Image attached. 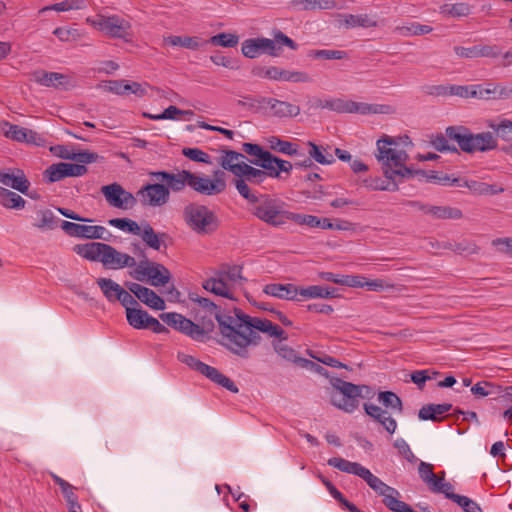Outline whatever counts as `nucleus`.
Segmentation results:
<instances>
[{
	"instance_id": "72a5a7b5",
	"label": "nucleus",
	"mask_w": 512,
	"mask_h": 512,
	"mask_svg": "<svg viewBox=\"0 0 512 512\" xmlns=\"http://www.w3.org/2000/svg\"><path fill=\"white\" fill-rule=\"evenodd\" d=\"M328 465L339 469L342 472L354 474L362 478L367 468L357 462H351L340 457H333L328 460Z\"/></svg>"
},
{
	"instance_id": "7ed1b4c3",
	"label": "nucleus",
	"mask_w": 512,
	"mask_h": 512,
	"mask_svg": "<svg viewBox=\"0 0 512 512\" xmlns=\"http://www.w3.org/2000/svg\"><path fill=\"white\" fill-rule=\"evenodd\" d=\"M376 146V158L382 164L387 178L395 179L396 176H412V170L405 165L408 154L400 147L395 138L385 135L377 140Z\"/></svg>"
},
{
	"instance_id": "1a4fd4ad",
	"label": "nucleus",
	"mask_w": 512,
	"mask_h": 512,
	"mask_svg": "<svg viewBox=\"0 0 512 512\" xmlns=\"http://www.w3.org/2000/svg\"><path fill=\"white\" fill-rule=\"evenodd\" d=\"M331 385L336 390L331 393V403L348 413H352L359 405L361 388L359 385L344 381L340 378H332Z\"/></svg>"
},
{
	"instance_id": "09e8293b",
	"label": "nucleus",
	"mask_w": 512,
	"mask_h": 512,
	"mask_svg": "<svg viewBox=\"0 0 512 512\" xmlns=\"http://www.w3.org/2000/svg\"><path fill=\"white\" fill-rule=\"evenodd\" d=\"M385 106L377 104H369L364 102H356L350 100L349 113H357L361 115L383 113Z\"/></svg>"
},
{
	"instance_id": "4468645a",
	"label": "nucleus",
	"mask_w": 512,
	"mask_h": 512,
	"mask_svg": "<svg viewBox=\"0 0 512 512\" xmlns=\"http://www.w3.org/2000/svg\"><path fill=\"white\" fill-rule=\"evenodd\" d=\"M225 173L218 170L214 173V179L201 177L191 172L189 187L195 192L212 196L222 193L226 189Z\"/></svg>"
},
{
	"instance_id": "ea45409f",
	"label": "nucleus",
	"mask_w": 512,
	"mask_h": 512,
	"mask_svg": "<svg viewBox=\"0 0 512 512\" xmlns=\"http://www.w3.org/2000/svg\"><path fill=\"white\" fill-rule=\"evenodd\" d=\"M307 145L309 147L308 155L312 161L314 160L322 165H330L335 162V157L328 151V148L318 146L313 142H308Z\"/></svg>"
},
{
	"instance_id": "9d476101",
	"label": "nucleus",
	"mask_w": 512,
	"mask_h": 512,
	"mask_svg": "<svg viewBox=\"0 0 512 512\" xmlns=\"http://www.w3.org/2000/svg\"><path fill=\"white\" fill-rule=\"evenodd\" d=\"M86 22L111 38L128 40L131 37V24L118 15L106 16L98 14L88 17Z\"/></svg>"
},
{
	"instance_id": "dca6fc26",
	"label": "nucleus",
	"mask_w": 512,
	"mask_h": 512,
	"mask_svg": "<svg viewBox=\"0 0 512 512\" xmlns=\"http://www.w3.org/2000/svg\"><path fill=\"white\" fill-rule=\"evenodd\" d=\"M101 193L105 197L106 202L111 207L117 209L129 210L132 209L137 203L136 196L126 191L120 184L116 182L102 186Z\"/></svg>"
},
{
	"instance_id": "473e14b6",
	"label": "nucleus",
	"mask_w": 512,
	"mask_h": 512,
	"mask_svg": "<svg viewBox=\"0 0 512 512\" xmlns=\"http://www.w3.org/2000/svg\"><path fill=\"white\" fill-rule=\"evenodd\" d=\"M452 409V404H428L424 405L418 412V417L421 420H431L434 422L442 421L441 415L449 412Z\"/></svg>"
},
{
	"instance_id": "774afa93",
	"label": "nucleus",
	"mask_w": 512,
	"mask_h": 512,
	"mask_svg": "<svg viewBox=\"0 0 512 512\" xmlns=\"http://www.w3.org/2000/svg\"><path fill=\"white\" fill-rule=\"evenodd\" d=\"M491 244L498 248L499 253L512 254V238H496L492 240Z\"/></svg>"
},
{
	"instance_id": "f704fd0d",
	"label": "nucleus",
	"mask_w": 512,
	"mask_h": 512,
	"mask_svg": "<svg viewBox=\"0 0 512 512\" xmlns=\"http://www.w3.org/2000/svg\"><path fill=\"white\" fill-rule=\"evenodd\" d=\"M278 157L266 151L261 159H247L252 165L258 166L265 172L266 177L277 178L276 164Z\"/></svg>"
},
{
	"instance_id": "aec40b11",
	"label": "nucleus",
	"mask_w": 512,
	"mask_h": 512,
	"mask_svg": "<svg viewBox=\"0 0 512 512\" xmlns=\"http://www.w3.org/2000/svg\"><path fill=\"white\" fill-rule=\"evenodd\" d=\"M362 479L366 481L368 486L374 490L379 496L383 497V504L390 510L391 507L396 503L400 497V492L384 483L380 478L373 475L369 469H367L362 475Z\"/></svg>"
},
{
	"instance_id": "9b49d317",
	"label": "nucleus",
	"mask_w": 512,
	"mask_h": 512,
	"mask_svg": "<svg viewBox=\"0 0 512 512\" xmlns=\"http://www.w3.org/2000/svg\"><path fill=\"white\" fill-rule=\"evenodd\" d=\"M177 359L190 367L191 369L199 372L206 378H208L213 383L227 389L228 391L232 393H238L239 389L236 386V384L227 376L222 374L218 369L215 367L209 366L205 364L204 362L196 359L194 356L185 354V353H178Z\"/></svg>"
},
{
	"instance_id": "ddd939ff",
	"label": "nucleus",
	"mask_w": 512,
	"mask_h": 512,
	"mask_svg": "<svg viewBox=\"0 0 512 512\" xmlns=\"http://www.w3.org/2000/svg\"><path fill=\"white\" fill-rule=\"evenodd\" d=\"M245 318L248 319V322H246L248 329L245 336L251 339H254L253 335L255 336V342H250L249 346H256L260 343L261 337L257 331L266 333L270 337L279 338L280 340H286L288 338L285 331L270 320L251 316Z\"/></svg>"
},
{
	"instance_id": "bf43d9fd",
	"label": "nucleus",
	"mask_w": 512,
	"mask_h": 512,
	"mask_svg": "<svg viewBox=\"0 0 512 512\" xmlns=\"http://www.w3.org/2000/svg\"><path fill=\"white\" fill-rule=\"evenodd\" d=\"M310 57L316 59H325V60H341L347 56V53L343 50H313L309 53Z\"/></svg>"
},
{
	"instance_id": "412c9836",
	"label": "nucleus",
	"mask_w": 512,
	"mask_h": 512,
	"mask_svg": "<svg viewBox=\"0 0 512 512\" xmlns=\"http://www.w3.org/2000/svg\"><path fill=\"white\" fill-rule=\"evenodd\" d=\"M87 173V167L83 164L60 162L50 165L45 170L49 182H58L65 177H79Z\"/></svg>"
},
{
	"instance_id": "a18cd8bd",
	"label": "nucleus",
	"mask_w": 512,
	"mask_h": 512,
	"mask_svg": "<svg viewBox=\"0 0 512 512\" xmlns=\"http://www.w3.org/2000/svg\"><path fill=\"white\" fill-rule=\"evenodd\" d=\"M96 282L104 296L111 302L116 301L123 290L118 283L108 278H99Z\"/></svg>"
},
{
	"instance_id": "58836bf2",
	"label": "nucleus",
	"mask_w": 512,
	"mask_h": 512,
	"mask_svg": "<svg viewBox=\"0 0 512 512\" xmlns=\"http://www.w3.org/2000/svg\"><path fill=\"white\" fill-rule=\"evenodd\" d=\"M266 141H267L268 147L273 151H276V152H279V153H282L285 155H289V156L299 155L297 145L292 142L282 140L276 136H270L266 139Z\"/></svg>"
},
{
	"instance_id": "c9c22d12",
	"label": "nucleus",
	"mask_w": 512,
	"mask_h": 512,
	"mask_svg": "<svg viewBox=\"0 0 512 512\" xmlns=\"http://www.w3.org/2000/svg\"><path fill=\"white\" fill-rule=\"evenodd\" d=\"M299 295L304 298H323L330 299L338 297L337 289L333 287H323L312 285L306 288H300Z\"/></svg>"
},
{
	"instance_id": "7c9ffc66",
	"label": "nucleus",
	"mask_w": 512,
	"mask_h": 512,
	"mask_svg": "<svg viewBox=\"0 0 512 512\" xmlns=\"http://www.w3.org/2000/svg\"><path fill=\"white\" fill-rule=\"evenodd\" d=\"M260 102H266L276 117H295L300 113V107L289 102L274 98H263Z\"/></svg>"
},
{
	"instance_id": "49530a36",
	"label": "nucleus",
	"mask_w": 512,
	"mask_h": 512,
	"mask_svg": "<svg viewBox=\"0 0 512 512\" xmlns=\"http://www.w3.org/2000/svg\"><path fill=\"white\" fill-rule=\"evenodd\" d=\"M378 401L387 409H391L399 414L403 412L402 400L392 391L379 392Z\"/></svg>"
},
{
	"instance_id": "c756f323",
	"label": "nucleus",
	"mask_w": 512,
	"mask_h": 512,
	"mask_svg": "<svg viewBox=\"0 0 512 512\" xmlns=\"http://www.w3.org/2000/svg\"><path fill=\"white\" fill-rule=\"evenodd\" d=\"M61 221L50 209H40L36 211L32 225L41 231H50L61 226Z\"/></svg>"
},
{
	"instance_id": "2f4dec72",
	"label": "nucleus",
	"mask_w": 512,
	"mask_h": 512,
	"mask_svg": "<svg viewBox=\"0 0 512 512\" xmlns=\"http://www.w3.org/2000/svg\"><path fill=\"white\" fill-rule=\"evenodd\" d=\"M52 478L54 482L60 487L63 497L66 500L69 512H80L81 506L78 502V497L74 492L76 488L56 474H52Z\"/></svg>"
},
{
	"instance_id": "4be33fe9",
	"label": "nucleus",
	"mask_w": 512,
	"mask_h": 512,
	"mask_svg": "<svg viewBox=\"0 0 512 512\" xmlns=\"http://www.w3.org/2000/svg\"><path fill=\"white\" fill-rule=\"evenodd\" d=\"M137 236H139L149 248L159 253L166 252V241L169 239L168 235L165 233H156L149 223L141 224Z\"/></svg>"
},
{
	"instance_id": "0e129e2a",
	"label": "nucleus",
	"mask_w": 512,
	"mask_h": 512,
	"mask_svg": "<svg viewBox=\"0 0 512 512\" xmlns=\"http://www.w3.org/2000/svg\"><path fill=\"white\" fill-rule=\"evenodd\" d=\"M322 108H327L338 113H349L350 100L329 99L321 104Z\"/></svg>"
},
{
	"instance_id": "8fccbe9b",
	"label": "nucleus",
	"mask_w": 512,
	"mask_h": 512,
	"mask_svg": "<svg viewBox=\"0 0 512 512\" xmlns=\"http://www.w3.org/2000/svg\"><path fill=\"white\" fill-rule=\"evenodd\" d=\"M99 260L105 269L117 270L124 267L132 268L135 265V258H89Z\"/></svg>"
},
{
	"instance_id": "20e7f679",
	"label": "nucleus",
	"mask_w": 512,
	"mask_h": 512,
	"mask_svg": "<svg viewBox=\"0 0 512 512\" xmlns=\"http://www.w3.org/2000/svg\"><path fill=\"white\" fill-rule=\"evenodd\" d=\"M446 134L466 153L484 152L497 147V140L490 132L473 134L465 126H449L446 128Z\"/></svg>"
},
{
	"instance_id": "a878e982",
	"label": "nucleus",
	"mask_w": 512,
	"mask_h": 512,
	"mask_svg": "<svg viewBox=\"0 0 512 512\" xmlns=\"http://www.w3.org/2000/svg\"><path fill=\"white\" fill-rule=\"evenodd\" d=\"M2 131L7 138L17 142L36 143L39 139V135L33 130L9 122L3 123Z\"/></svg>"
},
{
	"instance_id": "4d7b16f0",
	"label": "nucleus",
	"mask_w": 512,
	"mask_h": 512,
	"mask_svg": "<svg viewBox=\"0 0 512 512\" xmlns=\"http://www.w3.org/2000/svg\"><path fill=\"white\" fill-rule=\"evenodd\" d=\"M208 42L212 45L232 48L238 44L239 37L230 33H220L212 36Z\"/></svg>"
},
{
	"instance_id": "603ef678",
	"label": "nucleus",
	"mask_w": 512,
	"mask_h": 512,
	"mask_svg": "<svg viewBox=\"0 0 512 512\" xmlns=\"http://www.w3.org/2000/svg\"><path fill=\"white\" fill-rule=\"evenodd\" d=\"M321 219L314 215L289 212L288 222H294L298 225H305L311 228H320Z\"/></svg>"
},
{
	"instance_id": "3c124183",
	"label": "nucleus",
	"mask_w": 512,
	"mask_h": 512,
	"mask_svg": "<svg viewBox=\"0 0 512 512\" xmlns=\"http://www.w3.org/2000/svg\"><path fill=\"white\" fill-rule=\"evenodd\" d=\"M142 303L155 310H164L165 301L158 296L152 289L145 288L144 292L138 298Z\"/></svg>"
},
{
	"instance_id": "f257e3e1",
	"label": "nucleus",
	"mask_w": 512,
	"mask_h": 512,
	"mask_svg": "<svg viewBox=\"0 0 512 512\" xmlns=\"http://www.w3.org/2000/svg\"><path fill=\"white\" fill-rule=\"evenodd\" d=\"M245 161H247V156L243 153L230 149L221 150L219 164L224 170L235 176L233 184L238 193L247 201H256L257 195L251 191L248 184L260 185L268 177L265 176L263 170L255 168Z\"/></svg>"
},
{
	"instance_id": "39448f33",
	"label": "nucleus",
	"mask_w": 512,
	"mask_h": 512,
	"mask_svg": "<svg viewBox=\"0 0 512 512\" xmlns=\"http://www.w3.org/2000/svg\"><path fill=\"white\" fill-rule=\"evenodd\" d=\"M242 265L221 264L214 270L213 275L205 280L203 288L215 295L232 299L231 284L246 281L242 276Z\"/></svg>"
},
{
	"instance_id": "864d4df0",
	"label": "nucleus",
	"mask_w": 512,
	"mask_h": 512,
	"mask_svg": "<svg viewBox=\"0 0 512 512\" xmlns=\"http://www.w3.org/2000/svg\"><path fill=\"white\" fill-rule=\"evenodd\" d=\"M293 3L300 5L303 10H330L336 7L335 0H295Z\"/></svg>"
},
{
	"instance_id": "69168bd1",
	"label": "nucleus",
	"mask_w": 512,
	"mask_h": 512,
	"mask_svg": "<svg viewBox=\"0 0 512 512\" xmlns=\"http://www.w3.org/2000/svg\"><path fill=\"white\" fill-rule=\"evenodd\" d=\"M182 154L192 161L210 164V156L199 148H184Z\"/></svg>"
},
{
	"instance_id": "c85d7f7f",
	"label": "nucleus",
	"mask_w": 512,
	"mask_h": 512,
	"mask_svg": "<svg viewBox=\"0 0 512 512\" xmlns=\"http://www.w3.org/2000/svg\"><path fill=\"white\" fill-rule=\"evenodd\" d=\"M107 90L117 95L135 94L141 97L146 94V89L140 83L126 80L108 81Z\"/></svg>"
},
{
	"instance_id": "f03ea898",
	"label": "nucleus",
	"mask_w": 512,
	"mask_h": 512,
	"mask_svg": "<svg viewBox=\"0 0 512 512\" xmlns=\"http://www.w3.org/2000/svg\"><path fill=\"white\" fill-rule=\"evenodd\" d=\"M235 315H226L221 313L219 310L214 315L220 328V332L223 338V344L234 354L247 358L248 351L247 347L250 342H255L254 339L245 336L248 326L246 322L249 315L244 314L241 310L235 309Z\"/></svg>"
},
{
	"instance_id": "f3484780",
	"label": "nucleus",
	"mask_w": 512,
	"mask_h": 512,
	"mask_svg": "<svg viewBox=\"0 0 512 512\" xmlns=\"http://www.w3.org/2000/svg\"><path fill=\"white\" fill-rule=\"evenodd\" d=\"M61 229L68 236L77 238L107 240L111 236V233L104 226L85 225L65 220L61 221Z\"/></svg>"
},
{
	"instance_id": "2eb2a0df",
	"label": "nucleus",
	"mask_w": 512,
	"mask_h": 512,
	"mask_svg": "<svg viewBox=\"0 0 512 512\" xmlns=\"http://www.w3.org/2000/svg\"><path fill=\"white\" fill-rule=\"evenodd\" d=\"M142 205L150 207H161L168 203L170 199L169 188L159 181L149 183L141 187L136 193Z\"/></svg>"
},
{
	"instance_id": "b1692460",
	"label": "nucleus",
	"mask_w": 512,
	"mask_h": 512,
	"mask_svg": "<svg viewBox=\"0 0 512 512\" xmlns=\"http://www.w3.org/2000/svg\"><path fill=\"white\" fill-rule=\"evenodd\" d=\"M74 251L79 256H128L127 254H120L110 245L100 242L76 245Z\"/></svg>"
},
{
	"instance_id": "79ce46f5",
	"label": "nucleus",
	"mask_w": 512,
	"mask_h": 512,
	"mask_svg": "<svg viewBox=\"0 0 512 512\" xmlns=\"http://www.w3.org/2000/svg\"><path fill=\"white\" fill-rule=\"evenodd\" d=\"M164 43L171 46H180L191 50H197L202 45L201 39L196 36H168L164 38Z\"/></svg>"
},
{
	"instance_id": "bb28decb",
	"label": "nucleus",
	"mask_w": 512,
	"mask_h": 512,
	"mask_svg": "<svg viewBox=\"0 0 512 512\" xmlns=\"http://www.w3.org/2000/svg\"><path fill=\"white\" fill-rule=\"evenodd\" d=\"M0 183L23 194H27L30 187V182L21 169H15L11 173L0 172Z\"/></svg>"
},
{
	"instance_id": "423d86ee",
	"label": "nucleus",
	"mask_w": 512,
	"mask_h": 512,
	"mask_svg": "<svg viewBox=\"0 0 512 512\" xmlns=\"http://www.w3.org/2000/svg\"><path fill=\"white\" fill-rule=\"evenodd\" d=\"M185 224L196 234L208 235L219 227V220L215 213L207 206L198 203H189L183 209Z\"/></svg>"
},
{
	"instance_id": "6e6552de",
	"label": "nucleus",
	"mask_w": 512,
	"mask_h": 512,
	"mask_svg": "<svg viewBox=\"0 0 512 512\" xmlns=\"http://www.w3.org/2000/svg\"><path fill=\"white\" fill-rule=\"evenodd\" d=\"M129 275L140 282H147L152 286H164L171 278L169 270L162 264L149 261L144 258L139 263L135 262Z\"/></svg>"
},
{
	"instance_id": "6e6d98bb",
	"label": "nucleus",
	"mask_w": 512,
	"mask_h": 512,
	"mask_svg": "<svg viewBox=\"0 0 512 512\" xmlns=\"http://www.w3.org/2000/svg\"><path fill=\"white\" fill-rule=\"evenodd\" d=\"M109 225L116 227L124 232L137 235L141 225L129 218H114L108 221Z\"/></svg>"
},
{
	"instance_id": "052dcab7",
	"label": "nucleus",
	"mask_w": 512,
	"mask_h": 512,
	"mask_svg": "<svg viewBox=\"0 0 512 512\" xmlns=\"http://www.w3.org/2000/svg\"><path fill=\"white\" fill-rule=\"evenodd\" d=\"M448 139L451 140L447 134H437L431 139L432 146L439 152H453L458 153L457 148L454 145H450Z\"/></svg>"
},
{
	"instance_id": "f8f14e48",
	"label": "nucleus",
	"mask_w": 512,
	"mask_h": 512,
	"mask_svg": "<svg viewBox=\"0 0 512 512\" xmlns=\"http://www.w3.org/2000/svg\"><path fill=\"white\" fill-rule=\"evenodd\" d=\"M159 318L168 326L191 337L196 341H203L205 338V331L203 328L179 313H161Z\"/></svg>"
},
{
	"instance_id": "6ab92c4d",
	"label": "nucleus",
	"mask_w": 512,
	"mask_h": 512,
	"mask_svg": "<svg viewBox=\"0 0 512 512\" xmlns=\"http://www.w3.org/2000/svg\"><path fill=\"white\" fill-rule=\"evenodd\" d=\"M149 176L153 181H159L163 184L166 183V188H169V192H181L185 186H189L191 172L188 170H181L177 173L168 171H151Z\"/></svg>"
},
{
	"instance_id": "e2e57ef3",
	"label": "nucleus",
	"mask_w": 512,
	"mask_h": 512,
	"mask_svg": "<svg viewBox=\"0 0 512 512\" xmlns=\"http://www.w3.org/2000/svg\"><path fill=\"white\" fill-rule=\"evenodd\" d=\"M442 11L452 17H464L470 14V6L465 3L447 4Z\"/></svg>"
},
{
	"instance_id": "393cba45",
	"label": "nucleus",
	"mask_w": 512,
	"mask_h": 512,
	"mask_svg": "<svg viewBox=\"0 0 512 512\" xmlns=\"http://www.w3.org/2000/svg\"><path fill=\"white\" fill-rule=\"evenodd\" d=\"M31 77L34 82L45 87L59 88L69 84V77L58 72L39 70L33 72Z\"/></svg>"
},
{
	"instance_id": "338daca9",
	"label": "nucleus",
	"mask_w": 512,
	"mask_h": 512,
	"mask_svg": "<svg viewBox=\"0 0 512 512\" xmlns=\"http://www.w3.org/2000/svg\"><path fill=\"white\" fill-rule=\"evenodd\" d=\"M453 498H456L455 503H457L464 510V512H483L480 505L467 496L460 495L453 496Z\"/></svg>"
},
{
	"instance_id": "e433bc0d",
	"label": "nucleus",
	"mask_w": 512,
	"mask_h": 512,
	"mask_svg": "<svg viewBox=\"0 0 512 512\" xmlns=\"http://www.w3.org/2000/svg\"><path fill=\"white\" fill-rule=\"evenodd\" d=\"M26 201L19 194L0 186V205L7 209H23Z\"/></svg>"
},
{
	"instance_id": "cd10ccee",
	"label": "nucleus",
	"mask_w": 512,
	"mask_h": 512,
	"mask_svg": "<svg viewBox=\"0 0 512 512\" xmlns=\"http://www.w3.org/2000/svg\"><path fill=\"white\" fill-rule=\"evenodd\" d=\"M299 290L300 288L291 283H270L263 287V293L282 300H295Z\"/></svg>"
},
{
	"instance_id": "37998d69",
	"label": "nucleus",
	"mask_w": 512,
	"mask_h": 512,
	"mask_svg": "<svg viewBox=\"0 0 512 512\" xmlns=\"http://www.w3.org/2000/svg\"><path fill=\"white\" fill-rule=\"evenodd\" d=\"M433 28L429 25H423L420 23H410L408 25L396 26L394 31L403 37L418 36L429 34Z\"/></svg>"
},
{
	"instance_id": "4c0bfd02",
	"label": "nucleus",
	"mask_w": 512,
	"mask_h": 512,
	"mask_svg": "<svg viewBox=\"0 0 512 512\" xmlns=\"http://www.w3.org/2000/svg\"><path fill=\"white\" fill-rule=\"evenodd\" d=\"M424 212L437 219H461L463 216L460 209L449 206H427Z\"/></svg>"
},
{
	"instance_id": "a211bd4d",
	"label": "nucleus",
	"mask_w": 512,
	"mask_h": 512,
	"mask_svg": "<svg viewBox=\"0 0 512 512\" xmlns=\"http://www.w3.org/2000/svg\"><path fill=\"white\" fill-rule=\"evenodd\" d=\"M242 53L247 58H257L262 54H268L277 57L281 54V48L269 38L259 37L247 39L242 43Z\"/></svg>"
},
{
	"instance_id": "c03bdc74",
	"label": "nucleus",
	"mask_w": 512,
	"mask_h": 512,
	"mask_svg": "<svg viewBox=\"0 0 512 512\" xmlns=\"http://www.w3.org/2000/svg\"><path fill=\"white\" fill-rule=\"evenodd\" d=\"M147 311L143 310L140 306H136L133 309H127L126 318L130 326L135 329H145L149 318Z\"/></svg>"
},
{
	"instance_id": "5701e85b",
	"label": "nucleus",
	"mask_w": 512,
	"mask_h": 512,
	"mask_svg": "<svg viewBox=\"0 0 512 512\" xmlns=\"http://www.w3.org/2000/svg\"><path fill=\"white\" fill-rule=\"evenodd\" d=\"M363 408L366 414L375 422L382 425L389 434L395 433L397 429V422L393 417H391L387 410H384L372 403H364Z\"/></svg>"
},
{
	"instance_id": "de8ad7c7",
	"label": "nucleus",
	"mask_w": 512,
	"mask_h": 512,
	"mask_svg": "<svg viewBox=\"0 0 512 512\" xmlns=\"http://www.w3.org/2000/svg\"><path fill=\"white\" fill-rule=\"evenodd\" d=\"M471 392L475 396L479 397H485L490 395L500 396L502 394V387L497 386L491 382L481 381L471 387Z\"/></svg>"
},
{
	"instance_id": "13d9d810",
	"label": "nucleus",
	"mask_w": 512,
	"mask_h": 512,
	"mask_svg": "<svg viewBox=\"0 0 512 512\" xmlns=\"http://www.w3.org/2000/svg\"><path fill=\"white\" fill-rule=\"evenodd\" d=\"M489 127L504 141L512 140V121L502 119L498 124L490 123Z\"/></svg>"
},
{
	"instance_id": "680f3d73",
	"label": "nucleus",
	"mask_w": 512,
	"mask_h": 512,
	"mask_svg": "<svg viewBox=\"0 0 512 512\" xmlns=\"http://www.w3.org/2000/svg\"><path fill=\"white\" fill-rule=\"evenodd\" d=\"M61 157L63 159L75 160L79 163L88 164L96 162L99 158V155L90 151H80L76 154H61Z\"/></svg>"
},
{
	"instance_id": "0eeeda50",
	"label": "nucleus",
	"mask_w": 512,
	"mask_h": 512,
	"mask_svg": "<svg viewBox=\"0 0 512 512\" xmlns=\"http://www.w3.org/2000/svg\"><path fill=\"white\" fill-rule=\"evenodd\" d=\"M252 204L253 214L261 221L279 227L288 223L289 211L284 209V202L267 194L257 196L256 201H248Z\"/></svg>"
},
{
	"instance_id": "a19ab883",
	"label": "nucleus",
	"mask_w": 512,
	"mask_h": 512,
	"mask_svg": "<svg viewBox=\"0 0 512 512\" xmlns=\"http://www.w3.org/2000/svg\"><path fill=\"white\" fill-rule=\"evenodd\" d=\"M343 17V23L347 28H371L376 27L378 25L377 21L370 17L368 14H346Z\"/></svg>"
},
{
	"instance_id": "5fc2aeb1",
	"label": "nucleus",
	"mask_w": 512,
	"mask_h": 512,
	"mask_svg": "<svg viewBox=\"0 0 512 512\" xmlns=\"http://www.w3.org/2000/svg\"><path fill=\"white\" fill-rule=\"evenodd\" d=\"M275 351L284 359L294 362V363H304V364H311L314 365L313 362L303 359L301 357L297 356V353L294 349L287 346L286 344L277 343L274 344Z\"/></svg>"
}]
</instances>
